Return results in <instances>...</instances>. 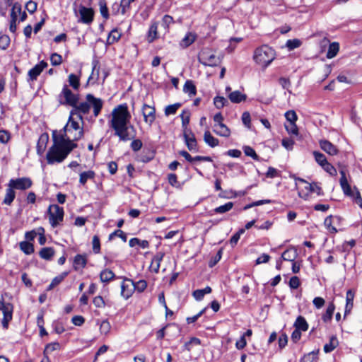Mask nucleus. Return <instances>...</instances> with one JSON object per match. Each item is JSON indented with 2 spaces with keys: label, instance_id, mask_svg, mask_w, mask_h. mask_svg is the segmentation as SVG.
<instances>
[{
  "label": "nucleus",
  "instance_id": "obj_35",
  "mask_svg": "<svg viewBox=\"0 0 362 362\" xmlns=\"http://www.w3.org/2000/svg\"><path fill=\"white\" fill-rule=\"evenodd\" d=\"M95 176V173L93 170L84 171L80 174L79 182L82 185H85L88 180H93Z\"/></svg>",
  "mask_w": 362,
  "mask_h": 362
},
{
  "label": "nucleus",
  "instance_id": "obj_50",
  "mask_svg": "<svg viewBox=\"0 0 362 362\" xmlns=\"http://www.w3.org/2000/svg\"><path fill=\"white\" fill-rule=\"evenodd\" d=\"M67 275V272H64L62 274L54 277L51 284L49 286L48 290L52 289L54 287L59 284L63 279L65 278V276Z\"/></svg>",
  "mask_w": 362,
  "mask_h": 362
},
{
  "label": "nucleus",
  "instance_id": "obj_63",
  "mask_svg": "<svg viewBox=\"0 0 362 362\" xmlns=\"http://www.w3.org/2000/svg\"><path fill=\"white\" fill-rule=\"evenodd\" d=\"M285 117L289 123L296 122L298 117L295 111L288 110L285 113Z\"/></svg>",
  "mask_w": 362,
  "mask_h": 362
},
{
  "label": "nucleus",
  "instance_id": "obj_62",
  "mask_svg": "<svg viewBox=\"0 0 362 362\" xmlns=\"http://www.w3.org/2000/svg\"><path fill=\"white\" fill-rule=\"evenodd\" d=\"M135 291L141 293L143 292L147 287V282L145 280H139L137 282H134Z\"/></svg>",
  "mask_w": 362,
  "mask_h": 362
},
{
  "label": "nucleus",
  "instance_id": "obj_51",
  "mask_svg": "<svg viewBox=\"0 0 362 362\" xmlns=\"http://www.w3.org/2000/svg\"><path fill=\"white\" fill-rule=\"evenodd\" d=\"M302 42L298 39H292L288 40L286 42V47L288 49V50H293L296 48L299 47L301 45Z\"/></svg>",
  "mask_w": 362,
  "mask_h": 362
},
{
  "label": "nucleus",
  "instance_id": "obj_56",
  "mask_svg": "<svg viewBox=\"0 0 362 362\" xmlns=\"http://www.w3.org/2000/svg\"><path fill=\"white\" fill-rule=\"evenodd\" d=\"M313 155H314V157H315V159L316 162L320 166L322 167L324 165V163L327 162V158H326L325 156L323 153L317 152V151H314L313 152Z\"/></svg>",
  "mask_w": 362,
  "mask_h": 362
},
{
  "label": "nucleus",
  "instance_id": "obj_34",
  "mask_svg": "<svg viewBox=\"0 0 362 362\" xmlns=\"http://www.w3.org/2000/svg\"><path fill=\"white\" fill-rule=\"evenodd\" d=\"M129 245L130 247H133L136 245H139L140 247L143 249L148 248L149 243L146 240H140L137 238H133L129 240Z\"/></svg>",
  "mask_w": 362,
  "mask_h": 362
},
{
  "label": "nucleus",
  "instance_id": "obj_24",
  "mask_svg": "<svg viewBox=\"0 0 362 362\" xmlns=\"http://www.w3.org/2000/svg\"><path fill=\"white\" fill-rule=\"evenodd\" d=\"M158 23L157 22H153L151 25L147 35V40L148 42H153L158 37Z\"/></svg>",
  "mask_w": 362,
  "mask_h": 362
},
{
  "label": "nucleus",
  "instance_id": "obj_31",
  "mask_svg": "<svg viewBox=\"0 0 362 362\" xmlns=\"http://www.w3.org/2000/svg\"><path fill=\"white\" fill-rule=\"evenodd\" d=\"M334 310H335L334 304L333 303H330L328 305L325 313L322 316V320H323V322L327 323V322H329L331 321V320L332 318L333 313L334 312Z\"/></svg>",
  "mask_w": 362,
  "mask_h": 362
},
{
  "label": "nucleus",
  "instance_id": "obj_28",
  "mask_svg": "<svg viewBox=\"0 0 362 362\" xmlns=\"http://www.w3.org/2000/svg\"><path fill=\"white\" fill-rule=\"evenodd\" d=\"M99 74L100 67L98 66V62L97 61H94L93 62L92 73L89 76L88 81L92 83H96L99 78Z\"/></svg>",
  "mask_w": 362,
  "mask_h": 362
},
{
  "label": "nucleus",
  "instance_id": "obj_10",
  "mask_svg": "<svg viewBox=\"0 0 362 362\" xmlns=\"http://www.w3.org/2000/svg\"><path fill=\"white\" fill-rule=\"evenodd\" d=\"M123 281L121 284V296L124 299H129L135 291L134 282L127 277H121Z\"/></svg>",
  "mask_w": 362,
  "mask_h": 362
},
{
  "label": "nucleus",
  "instance_id": "obj_6",
  "mask_svg": "<svg viewBox=\"0 0 362 362\" xmlns=\"http://www.w3.org/2000/svg\"><path fill=\"white\" fill-rule=\"evenodd\" d=\"M341 178L339 180V183L341 187L346 196L352 197L354 202L358 204L361 209H362V197L358 191H356L355 194L353 193L351 189V186L349 185L347 178L346 177V173L344 170H340Z\"/></svg>",
  "mask_w": 362,
  "mask_h": 362
},
{
  "label": "nucleus",
  "instance_id": "obj_33",
  "mask_svg": "<svg viewBox=\"0 0 362 362\" xmlns=\"http://www.w3.org/2000/svg\"><path fill=\"white\" fill-rule=\"evenodd\" d=\"M294 327L297 329L305 332L308 329V324L306 322L305 317L300 315L297 317V319L294 323Z\"/></svg>",
  "mask_w": 362,
  "mask_h": 362
},
{
  "label": "nucleus",
  "instance_id": "obj_32",
  "mask_svg": "<svg viewBox=\"0 0 362 362\" xmlns=\"http://www.w3.org/2000/svg\"><path fill=\"white\" fill-rule=\"evenodd\" d=\"M196 40V35L192 33H187L180 42V46L186 48L191 45Z\"/></svg>",
  "mask_w": 362,
  "mask_h": 362
},
{
  "label": "nucleus",
  "instance_id": "obj_64",
  "mask_svg": "<svg viewBox=\"0 0 362 362\" xmlns=\"http://www.w3.org/2000/svg\"><path fill=\"white\" fill-rule=\"evenodd\" d=\"M50 61L53 66H57L62 64V58L60 54L54 53L51 55Z\"/></svg>",
  "mask_w": 362,
  "mask_h": 362
},
{
  "label": "nucleus",
  "instance_id": "obj_20",
  "mask_svg": "<svg viewBox=\"0 0 362 362\" xmlns=\"http://www.w3.org/2000/svg\"><path fill=\"white\" fill-rule=\"evenodd\" d=\"M354 296L355 293L352 290L349 289L347 291L346 296V306L344 315V318L351 313L353 308Z\"/></svg>",
  "mask_w": 362,
  "mask_h": 362
},
{
  "label": "nucleus",
  "instance_id": "obj_27",
  "mask_svg": "<svg viewBox=\"0 0 362 362\" xmlns=\"http://www.w3.org/2000/svg\"><path fill=\"white\" fill-rule=\"evenodd\" d=\"M297 251L294 248H288L281 255V259L284 261L293 262L297 257Z\"/></svg>",
  "mask_w": 362,
  "mask_h": 362
},
{
  "label": "nucleus",
  "instance_id": "obj_30",
  "mask_svg": "<svg viewBox=\"0 0 362 362\" xmlns=\"http://www.w3.org/2000/svg\"><path fill=\"white\" fill-rule=\"evenodd\" d=\"M87 260L85 256L77 255L74 259V267L76 270L84 268L86 265Z\"/></svg>",
  "mask_w": 362,
  "mask_h": 362
},
{
  "label": "nucleus",
  "instance_id": "obj_41",
  "mask_svg": "<svg viewBox=\"0 0 362 362\" xmlns=\"http://www.w3.org/2000/svg\"><path fill=\"white\" fill-rule=\"evenodd\" d=\"M183 91L186 93H188L190 96L194 95L196 94V87L192 81L188 80L185 82L183 87Z\"/></svg>",
  "mask_w": 362,
  "mask_h": 362
},
{
  "label": "nucleus",
  "instance_id": "obj_14",
  "mask_svg": "<svg viewBox=\"0 0 362 362\" xmlns=\"http://www.w3.org/2000/svg\"><path fill=\"white\" fill-rule=\"evenodd\" d=\"M90 104L89 103L84 102L80 103L78 105L77 104L75 106H73V109L71 110V115H76V118L79 120H83V117L81 114H87L90 110Z\"/></svg>",
  "mask_w": 362,
  "mask_h": 362
},
{
  "label": "nucleus",
  "instance_id": "obj_21",
  "mask_svg": "<svg viewBox=\"0 0 362 362\" xmlns=\"http://www.w3.org/2000/svg\"><path fill=\"white\" fill-rule=\"evenodd\" d=\"M213 131L217 135L223 137H229L230 135V129L223 123L214 124Z\"/></svg>",
  "mask_w": 362,
  "mask_h": 362
},
{
  "label": "nucleus",
  "instance_id": "obj_11",
  "mask_svg": "<svg viewBox=\"0 0 362 362\" xmlns=\"http://www.w3.org/2000/svg\"><path fill=\"white\" fill-rule=\"evenodd\" d=\"M80 18L79 22L89 25L93 21L94 11L92 8H86L81 6L78 9Z\"/></svg>",
  "mask_w": 362,
  "mask_h": 362
},
{
  "label": "nucleus",
  "instance_id": "obj_47",
  "mask_svg": "<svg viewBox=\"0 0 362 362\" xmlns=\"http://www.w3.org/2000/svg\"><path fill=\"white\" fill-rule=\"evenodd\" d=\"M60 348H61V345L58 342H53V343L48 344L47 345H46V346L45 348L44 355H47L54 351L59 350Z\"/></svg>",
  "mask_w": 362,
  "mask_h": 362
},
{
  "label": "nucleus",
  "instance_id": "obj_53",
  "mask_svg": "<svg viewBox=\"0 0 362 362\" xmlns=\"http://www.w3.org/2000/svg\"><path fill=\"white\" fill-rule=\"evenodd\" d=\"M69 83L73 88L77 90L80 86L79 78L74 74H71L69 76Z\"/></svg>",
  "mask_w": 362,
  "mask_h": 362
},
{
  "label": "nucleus",
  "instance_id": "obj_17",
  "mask_svg": "<svg viewBox=\"0 0 362 362\" xmlns=\"http://www.w3.org/2000/svg\"><path fill=\"white\" fill-rule=\"evenodd\" d=\"M86 100L88 103H89V104H90L93 106L94 115L95 117H97L103 107L102 100L100 98H95L91 94H88L86 95Z\"/></svg>",
  "mask_w": 362,
  "mask_h": 362
},
{
  "label": "nucleus",
  "instance_id": "obj_43",
  "mask_svg": "<svg viewBox=\"0 0 362 362\" xmlns=\"http://www.w3.org/2000/svg\"><path fill=\"white\" fill-rule=\"evenodd\" d=\"M233 203L231 202H227L226 204H225L224 205H221L220 206L215 208L213 210V211L215 214H224V213H226V212L229 211L230 210H231L233 209Z\"/></svg>",
  "mask_w": 362,
  "mask_h": 362
},
{
  "label": "nucleus",
  "instance_id": "obj_23",
  "mask_svg": "<svg viewBox=\"0 0 362 362\" xmlns=\"http://www.w3.org/2000/svg\"><path fill=\"white\" fill-rule=\"evenodd\" d=\"M47 141H48V135L47 134H42L40 136V137L39 138V140L37 141V146H36L37 153L38 155L41 156L43 154V153L46 148Z\"/></svg>",
  "mask_w": 362,
  "mask_h": 362
},
{
  "label": "nucleus",
  "instance_id": "obj_7",
  "mask_svg": "<svg viewBox=\"0 0 362 362\" xmlns=\"http://www.w3.org/2000/svg\"><path fill=\"white\" fill-rule=\"evenodd\" d=\"M49 222L52 227L58 226L64 219V209L57 204L50 205L47 209Z\"/></svg>",
  "mask_w": 362,
  "mask_h": 362
},
{
  "label": "nucleus",
  "instance_id": "obj_4",
  "mask_svg": "<svg viewBox=\"0 0 362 362\" xmlns=\"http://www.w3.org/2000/svg\"><path fill=\"white\" fill-rule=\"evenodd\" d=\"M74 116L70 112L68 122L63 129L64 134H60L64 135L65 139H69L71 142L78 141L83 136V128L80 127L79 124L74 119Z\"/></svg>",
  "mask_w": 362,
  "mask_h": 362
},
{
  "label": "nucleus",
  "instance_id": "obj_1",
  "mask_svg": "<svg viewBox=\"0 0 362 362\" xmlns=\"http://www.w3.org/2000/svg\"><path fill=\"white\" fill-rule=\"evenodd\" d=\"M132 116L126 103L116 106L112 111L109 127L114 134L122 141H127L136 137V129L130 124Z\"/></svg>",
  "mask_w": 362,
  "mask_h": 362
},
{
  "label": "nucleus",
  "instance_id": "obj_38",
  "mask_svg": "<svg viewBox=\"0 0 362 362\" xmlns=\"http://www.w3.org/2000/svg\"><path fill=\"white\" fill-rule=\"evenodd\" d=\"M115 277L114 272L108 269H105L100 272V279L102 282H109Z\"/></svg>",
  "mask_w": 362,
  "mask_h": 362
},
{
  "label": "nucleus",
  "instance_id": "obj_15",
  "mask_svg": "<svg viewBox=\"0 0 362 362\" xmlns=\"http://www.w3.org/2000/svg\"><path fill=\"white\" fill-rule=\"evenodd\" d=\"M47 66V63L45 61H41L39 64H36L28 71V77L30 81H35L37 76L42 72L44 69Z\"/></svg>",
  "mask_w": 362,
  "mask_h": 362
},
{
  "label": "nucleus",
  "instance_id": "obj_42",
  "mask_svg": "<svg viewBox=\"0 0 362 362\" xmlns=\"http://www.w3.org/2000/svg\"><path fill=\"white\" fill-rule=\"evenodd\" d=\"M98 5L100 8V13L103 18L105 20L109 18V11L107 6V3L105 0H98Z\"/></svg>",
  "mask_w": 362,
  "mask_h": 362
},
{
  "label": "nucleus",
  "instance_id": "obj_55",
  "mask_svg": "<svg viewBox=\"0 0 362 362\" xmlns=\"http://www.w3.org/2000/svg\"><path fill=\"white\" fill-rule=\"evenodd\" d=\"M21 13V5L18 2H16L13 4L11 12V19H13V17L15 16V20H17L18 15Z\"/></svg>",
  "mask_w": 362,
  "mask_h": 362
},
{
  "label": "nucleus",
  "instance_id": "obj_25",
  "mask_svg": "<svg viewBox=\"0 0 362 362\" xmlns=\"http://www.w3.org/2000/svg\"><path fill=\"white\" fill-rule=\"evenodd\" d=\"M204 141L209 146L214 148L218 145V139L215 138L209 130H206L204 134Z\"/></svg>",
  "mask_w": 362,
  "mask_h": 362
},
{
  "label": "nucleus",
  "instance_id": "obj_29",
  "mask_svg": "<svg viewBox=\"0 0 362 362\" xmlns=\"http://www.w3.org/2000/svg\"><path fill=\"white\" fill-rule=\"evenodd\" d=\"M16 197V192L11 187H8L6 189V194L3 200V204L6 205H11Z\"/></svg>",
  "mask_w": 362,
  "mask_h": 362
},
{
  "label": "nucleus",
  "instance_id": "obj_8",
  "mask_svg": "<svg viewBox=\"0 0 362 362\" xmlns=\"http://www.w3.org/2000/svg\"><path fill=\"white\" fill-rule=\"evenodd\" d=\"M58 100L61 105L75 106L78 100V96L74 94L66 85L64 86L61 93L58 96Z\"/></svg>",
  "mask_w": 362,
  "mask_h": 362
},
{
  "label": "nucleus",
  "instance_id": "obj_52",
  "mask_svg": "<svg viewBox=\"0 0 362 362\" xmlns=\"http://www.w3.org/2000/svg\"><path fill=\"white\" fill-rule=\"evenodd\" d=\"M115 236L120 238L124 242L127 241V234L119 229L116 230L113 233L110 234L108 238L109 240H112Z\"/></svg>",
  "mask_w": 362,
  "mask_h": 362
},
{
  "label": "nucleus",
  "instance_id": "obj_46",
  "mask_svg": "<svg viewBox=\"0 0 362 362\" xmlns=\"http://www.w3.org/2000/svg\"><path fill=\"white\" fill-rule=\"evenodd\" d=\"M180 117L182 119V126L185 130H189L187 129V125L189 123V119H190V113L187 110H183L182 114L180 115Z\"/></svg>",
  "mask_w": 362,
  "mask_h": 362
},
{
  "label": "nucleus",
  "instance_id": "obj_13",
  "mask_svg": "<svg viewBox=\"0 0 362 362\" xmlns=\"http://www.w3.org/2000/svg\"><path fill=\"white\" fill-rule=\"evenodd\" d=\"M142 115L144 122L151 125L156 119V110L153 107L144 104L142 107Z\"/></svg>",
  "mask_w": 362,
  "mask_h": 362
},
{
  "label": "nucleus",
  "instance_id": "obj_12",
  "mask_svg": "<svg viewBox=\"0 0 362 362\" xmlns=\"http://www.w3.org/2000/svg\"><path fill=\"white\" fill-rule=\"evenodd\" d=\"M183 136L189 151H198L197 142L194 133L191 130H185Z\"/></svg>",
  "mask_w": 362,
  "mask_h": 362
},
{
  "label": "nucleus",
  "instance_id": "obj_60",
  "mask_svg": "<svg viewBox=\"0 0 362 362\" xmlns=\"http://www.w3.org/2000/svg\"><path fill=\"white\" fill-rule=\"evenodd\" d=\"M332 216H327L324 221L325 226L327 228V230L331 233H336L337 229L332 226Z\"/></svg>",
  "mask_w": 362,
  "mask_h": 362
},
{
  "label": "nucleus",
  "instance_id": "obj_2",
  "mask_svg": "<svg viewBox=\"0 0 362 362\" xmlns=\"http://www.w3.org/2000/svg\"><path fill=\"white\" fill-rule=\"evenodd\" d=\"M52 137L53 144L46 155L47 162L49 165L63 162L72 150L77 146L76 143L71 142L69 139L66 140L64 135H56L54 133Z\"/></svg>",
  "mask_w": 362,
  "mask_h": 362
},
{
  "label": "nucleus",
  "instance_id": "obj_22",
  "mask_svg": "<svg viewBox=\"0 0 362 362\" xmlns=\"http://www.w3.org/2000/svg\"><path fill=\"white\" fill-rule=\"evenodd\" d=\"M164 256V252H159L152 259L150 267L151 270L153 271L155 273H158L159 272L160 262L163 260Z\"/></svg>",
  "mask_w": 362,
  "mask_h": 362
},
{
  "label": "nucleus",
  "instance_id": "obj_57",
  "mask_svg": "<svg viewBox=\"0 0 362 362\" xmlns=\"http://www.w3.org/2000/svg\"><path fill=\"white\" fill-rule=\"evenodd\" d=\"M93 251L95 254H98L100 252V242L98 235H94L92 240Z\"/></svg>",
  "mask_w": 362,
  "mask_h": 362
},
{
  "label": "nucleus",
  "instance_id": "obj_19",
  "mask_svg": "<svg viewBox=\"0 0 362 362\" xmlns=\"http://www.w3.org/2000/svg\"><path fill=\"white\" fill-rule=\"evenodd\" d=\"M320 146L325 152L330 156H335L339 152L337 146L327 140H320Z\"/></svg>",
  "mask_w": 362,
  "mask_h": 362
},
{
  "label": "nucleus",
  "instance_id": "obj_16",
  "mask_svg": "<svg viewBox=\"0 0 362 362\" xmlns=\"http://www.w3.org/2000/svg\"><path fill=\"white\" fill-rule=\"evenodd\" d=\"M1 311L4 315L1 321L2 326L4 329H7L8 323L13 317V306L11 303H7L6 308Z\"/></svg>",
  "mask_w": 362,
  "mask_h": 362
},
{
  "label": "nucleus",
  "instance_id": "obj_44",
  "mask_svg": "<svg viewBox=\"0 0 362 362\" xmlns=\"http://www.w3.org/2000/svg\"><path fill=\"white\" fill-rule=\"evenodd\" d=\"M99 329L100 334L106 336L110 332L111 325L107 320H104L100 322Z\"/></svg>",
  "mask_w": 362,
  "mask_h": 362
},
{
  "label": "nucleus",
  "instance_id": "obj_40",
  "mask_svg": "<svg viewBox=\"0 0 362 362\" xmlns=\"http://www.w3.org/2000/svg\"><path fill=\"white\" fill-rule=\"evenodd\" d=\"M121 37V33L117 29H113L109 34L107 42L109 45L114 44Z\"/></svg>",
  "mask_w": 362,
  "mask_h": 362
},
{
  "label": "nucleus",
  "instance_id": "obj_49",
  "mask_svg": "<svg viewBox=\"0 0 362 362\" xmlns=\"http://www.w3.org/2000/svg\"><path fill=\"white\" fill-rule=\"evenodd\" d=\"M243 151L247 156H250L255 160H259V156L256 153L255 151L252 147L249 146H245L243 147Z\"/></svg>",
  "mask_w": 362,
  "mask_h": 362
},
{
  "label": "nucleus",
  "instance_id": "obj_37",
  "mask_svg": "<svg viewBox=\"0 0 362 362\" xmlns=\"http://www.w3.org/2000/svg\"><path fill=\"white\" fill-rule=\"evenodd\" d=\"M339 344L338 339L335 336H332L330 339L329 342L325 344L324 346V351L325 353H330L332 352Z\"/></svg>",
  "mask_w": 362,
  "mask_h": 362
},
{
  "label": "nucleus",
  "instance_id": "obj_45",
  "mask_svg": "<svg viewBox=\"0 0 362 362\" xmlns=\"http://www.w3.org/2000/svg\"><path fill=\"white\" fill-rule=\"evenodd\" d=\"M20 248L26 255H30L34 252L33 245L27 241L20 243Z\"/></svg>",
  "mask_w": 362,
  "mask_h": 362
},
{
  "label": "nucleus",
  "instance_id": "obj_48",
  "mask_svg": "<svg viewBox=\"0 0 362 362\" xmlns=\"http://www.w3.org/2000/svg\"><path fill=\"white\" fill-rule=\"evenodd\" d=\"M214 104L217 109H221L228 104L224 97L216 96L214 98Z\"/></svg>",
  "mask_w": 362,
  "mask_h": 362
},
{
  "label": "nucleus",
  "instance_id": "obj_9",
  "mask_svg": "<svg viewBox=\"0 0 362 362\" xmlns=\"http://www.w3.org/2000/svg\"><path fill=\"white\" fill-rule=\"evenodd\" d=\"M33 182L29 177H20L17 179H11L9 180L8 187H11L13 189L25 190L31 187Z\"/></svg>",
  "mask_w": 362,
  "mask_h": 362
},
{
  "label": "nucleus",
  "instance_id": "obj_59",
  "mask_svg": "<svg viewBox=\"0 0 362 362\" xmlns=\"http://www.w3.org/2000/svg\"><path fill=\"white\" fill-rule=\"evenodd\" d=\"M245 233V229H240L236 233H235L230 240V243L232 247H234L238 242L240 235Z\"/></svg>",
  "mask_w": 362,
  "mask_h": 362
},
{
  "label": "nucleus",
  "instance_id": "obj_18",
  "mask_svg": "<svg viewBox=\"0 0 362 362\" xmlns=\"http://www.w3.org/2000/svg\"><path fill=\"white\" fill-rule=\"evenodd\" d=\"M296 185H298V182L302 183L304 185L303 188H302V189L300 188V189H299V192H298L299 197L304 199H308V197H309V194L310 193V189H311L309 187V186H312V183H308L304 179L299 178V177L296 178Z\"/></svg>",
  "mask_w": 362,
  "mask_h": 362
},
{
  "label": "nucleus",
  "instance_id": "obj_61",
  "mask_svg": "<svg viewBox=\"0 0 362 362\" xmlns=\"http://www.w3.org/2000/svg\"><path fill=\"white\" fill-rule=\"evenodd\" d=\"M327 173H328L330 175L335 176L337 175V170L335 168L328 163V161L324 163V165L322 167Z\"/></svg>",
  "mask_w": 362,
  "mask_h": 362
},
{
  "label": "nucleus",
  "instance_id": "obj_58",
  "mask_svg": "<svg viewBox=\"0 0 362 362\" xmlns=\"http://www.w3.org/2000/svg\"><path fill=\"white\" fill-rule=\"evenodd\" d=\"M285 127L288 134L298 135V129L296 122L288 123V124L285 125Z\"/></svg>",
  "mask_w": 362,
  "mask_h": 362
},
{
  "label": "nucleus",
  "instance_id": "obj_39",
  "mask_svg": "<svg viewBox=\"0 0 362 362\" xmlns=\"http://www.w3.org/2000/svg\"><path fill=\"white\" fill-rule=\"evenodd\" d=\"M339 49V45L338 42H332L329 45L327 52V57L328 59H332L334 57Z\"/></svg>",
  "mask_w": 362,
  "mask_h": 362
},
{
  "label": "nucleus",
  "instance_id": "obj_54",
  "mask_svg": "<svg viewBox=\"0 0 362 362\" xmlns=\"http://www.w3.org/2000/svg\"><path fill=\"white\" fill-rule=\"evenodd\" d=\"M181 106L180 103H175L173 105H168L165 109V115L169 116L176 113L178 108Z\"/></svg>",
  "mask_w": 362,
  "mask_h": 362
},
{
  "label": "nucleus",
  "instance_id": "obj_5",
  "mask_svg": "<svg viewBox=\"0 0 362 362\" xmlns=\"http://www.w3.org/2000/svg\"><path fill=\"white\" fill-rule=\"evenodd\" d=\"M198 61L205 66H216L221 62V58L210 49L204 48L199 54Z\"/></svg>",
  "mask_w": 362,
  "mask_h": 362
},
{
  "label": "nucleus",
  "instance_id": "obj_36",
  "mask_svg": "<svg viewBox=\"0 0 362 362\" xmlns=\"http://www.w3.org/2000/svg\"><path fill=\"white\" fill-rule=\"evenodd\" d=\"M40 257L46 260H50L54 255V250L52 247H43L39 252Z\"/></svg>",
  "mask_w": 362,
  "mask_h": 362
},
{
  "label": "nucleus",
  "instance_id": "obj_3",
  "mask_svg": "<svg viewBox=\"0 0 362 362\" xmlns=\"http://www.w3.org/2000/svg\"><path fill=\"white\" fill-rule=\"evenodd\" d=\"M275 57L276 53L274 49L268 45H262L257 47L255 50L253 55L255 62L263 68L267 67Z\"/></svg>",
  "mask_w": 362,
  "mask_h": 362
},
{
  "label": "nucleus",
  "instance_id": "obj_26",
  "mask_svg": "<svg viewBox=\"0 0 362 362\" xmlns=\"http://www.w3.org/2000/svg\"><path fill=\"white\" fill-rule=\"evenodd\" d=\"M228 98L233 103H239L245 100L247 96L245 94L241 93L239 90H235L229 93Z\"/></svg>",
  "mask_w": 362,
  "mask_h": 362
}]
</instances>
